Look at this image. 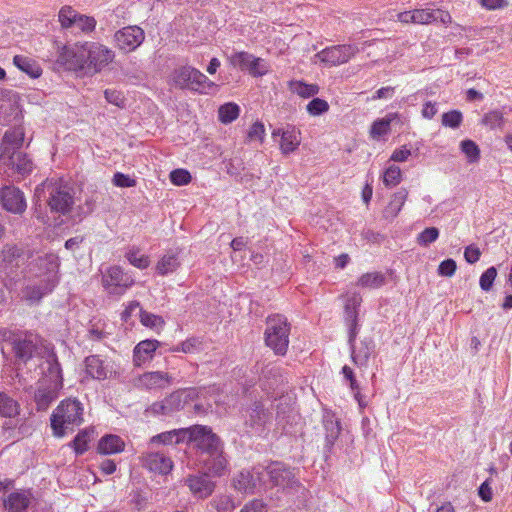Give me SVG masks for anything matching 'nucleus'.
<instances>
[{
	"instance_id": "nucleus-1",
	"label": "nucleus",
	"mask_w": 512,
	"mask_h": 512,
	"mask_svg": "<svg viewBox=\"0 0 512 512\" xmlns=\"http://www.w3.org/2000/svg\"><path fill=\"white\" fill-rule=\"evenodd\" d=\"M41 369L43 375L36 383L33 399L38 411H46L59 397L63 377L60 364L51 356L41 363Z\"/></svg>"
},
{
	"instance_id": "nucleus-2",
	"label": "nucleus",
	"mask_w": 512,
	"mask_h": 512,
	"mask_svg": "<svg viewBox=\"0 0 512 512\" xmlns=\"http://www.w3.org/2000/svg\"><path fill=\"white\" fill-rule=\"evenodd\" d=\"M47 196L46 203L51 213L56 215H69L75 205L72 188L59 180H46L36 188L35 194L40 198V193Z\"/></svg>"
},
{
	"instance_id": "nucleus-3",
	"label": "nucleus",
	"mask_w": 512,
	"mask_h": 512,
	"mask_svg": "<svg viewBox=\"0 0 512 512\" xmlns=\"http://www.w3.org/2000/svg\"><path fill=\"white\" fill-rule=\"evenodd\" d=\"M84 408L75 398L62 400L51 415V428L57 437H63L66 430L73 429L83 422Z\"/></svg>"
},
{
	"instance_id": "nucleus-4",
	"label": "nucleus",
	"mask_w": 512,
	"mask_h": 512,
	"mask_svg": "<svg viewBox=\"0 0 512 512\" xmlns=\"http://www.w3.org/2000/svg\"><path fill=\"white\" fill-rule=\"evenodd\" d=\"M171 84L179 89H190L202 94L216 92L218 85L191 66H181L171 73Z\"/></svg>"
},
{
	"instance_id": "nucleus-5",
	"label": "nucleus",
	"mask_w": 512,
	"mask_h": 512,
	"mask_svg": "<svg viewBox=\"0 0 512 512\" xmlns=\"http://www.w3.org/2000/svg\"><path fill=\"white\" fill-rule=\"evenodd\" d=\"M40 269H45L43 274V284L40 286H28L23 291V297L30 302H38L40 299L51 292L58 283V258L53 255H47L38 259Z\"/></svg>"
},
{
	"instance_id": "nucleus-6",
	"label": "nucleus",
	"mask_w": 512,
	"mask_h": 512,
	"mask_svg": "<svg viewBox=\"0 0 512 512\" xmlns=\"http://www.w3.org/2000/svg\"><path fill=\"white\" fill-rule=\"evenodd\" d=\"M290 326L282 315L267 318L265 343L278 355H285L289 345Z\"/></svg>"
},
{
	"instance_id": "nucleus-7",
	"label": "nucleus",
	"mask_w": 512,
	"mask_h": 512,
	"mask_svg": "<svg viewBox=\"0 0 512 512\" xmlns=\"http://www.w3.org/2000/svg\"><path fill=\"white\" fill-rule=\"evenodd\" d=\"M83 52L86 75H94L101 72L115 58V52L99 42L85 41Z\"/></svg>"
},
{
	"instance_id": "nucleus-8",
	"label": "nucleus",
	"mask_w": 512,
	"mask_h": 512,
	"mask_svg": "<svg viewBox=\"0 0 512 512\" xmlns=\"http://www.w3.org/2000/svg\"><path fill=\"white\" fill-rule=\"evenodd\" d=\"M187 439L205 457L223 449L219 437L207 426L196 425L188 428Z\"/></svg>"
},
{
	"instance_id": "nucleus-9",
	"label": "nucleus",
	"mask_w": 512,
	"mask_h": 512,
	"mask_svg": "<svg viewBox=\"0 0 512 512\" xmlns=\"http://www.w3.org/2000/svg\"><path fill=\"white\" fill-rule=\"evenodd\" d=\"M14 351L18 358L23 361H27L32 357H45L47 360L50 356H55L50 353L49 348L45 344L44 340L34 333H25L19 337L14 343Z\"/></svg>"
},
{
	"instance_id": "nucleus-10",
	"label": "nucleus",
	"mask_w": 512,
	"mask_h": 512,
	"mask_svg": "<svg viewBox=\"0 0 512 512\" xmlns=\"http://www.w3.org/2000/svg\"><path fill=\"white\" fill-rule=\"evenodd\" d=\"M264 470L252 468L234 474L231 479L232 488L242 495H254L265 488Z\"/></svg>"
},
{
	"instance_id": "nucleus-11",
	"label": "nucleus",
	"mask_w": 512,
	"mask_h": 512,
	"mask_svg": "<svg viewBox=\"0 0 512 512\" xmlns=\"http://www.w3.org/2000/svg\"><path fill=\"white\" fill-rule=\"evenodd\" d=\"M0 166L9 176L17 174L23 177L33 169L32 161L22 151L15 150V147H6L0 152Z\"/></svg>"
},
{
	"instance_id": "nucleus-12",
	"label": "nucleus",
	"mask_w": 512,
	"mask_h": 512,
	"mask_svg": "<svg viewBox=\"0 0 512 512\" xmlns=\"http://www.w3.org/2000/svg\"><path fill=\"white\" fill-rule=\"evenodd\" d=\"M359 52V48L352 44L334 45L327 47L314 55V64L333 67L347 63Z\"/></svg>"
},
{
	"instance_id": "nucleus-13",
	"label": "nucleus",
	"mask_w": 512,
	"mask_h": 512,
	"mask_svg": "<svg viewBox=\"0 0 512 512\" xmlns=\"http://www.w3.org/2000/svg\"><path fill=\"white\" fill-rule=\"evenodd\" d=\"M228 62L232 67L247 71L253 77H262L270 71V66L264 59L246 51L234 52L228 56Z\"/></svg>"
},
{
	"instance_id": "nucleus-14",
	"label": "nucleus",
	"mask_w": 512,
	"mask_h": 512,
	"mask_svg": "<svg viewBox=\"0 0 512 512\" xmlns=\"http://www.w3.org/2000/svg\"><path fill=\"white\" fill-rule=\"evenodd\" d=\"M132 383L137 389L157 393L171 387L174 377L167 371H148L135 377Z\"/></svg>"
},
{
	"instance_id": "nucleus-15",
	"label": "nucleus",
	"mask_w": 512,
	"mask_h": 512,
	"mask_svg": "<svg viewBox=\"0 0 512 512\" xmlns=\"http://www.w3.org/2000/svg\"><path fill=\"white\" fill-rule=\"evenodd\" d=\"M58 21L63 29L75 27L83 33L93 32L97 24L94 17L81 14L69 5L61 7L58 12Z\"/></svg>"
},
{
	"instance_id": "nucleus-16",
	"label": "nucleus",
	"mask_w": 512,
	"mask_h": 512,
	"mask_svg": "<svg viewBox=\"0 0 512 512\" xmlns=\"http://www.w3.org/2000/svg\"><path fill=\"white\" fill-rule=\"evenodd\" d=\"M134 285V279L120 266H111L102 276V286L109 295H123Z\"/></svg>"
},
{
	"instance_id": "nucleus-17",
	"label": "nucleus",
	"mask_w": 512,
	"mask_h": 512,
	"mask_svg": "<svg viewBox=\"0 0 512 512\" xmlns=\"http://www.w3.org/2000/svg\"><path fill=\"white\" fill-rule=\"evenodd\" d=\"M84 42L64 45L58 49L56 63L69 71L85 74Z\"/></svg>"
},
{
	"instance_id": "nucleus-18",
	"label": "nucleus",
	"mask_w": 512,
	"mask_h": 512,
	"mask_svg": "<svg viewBox=\"0 0 512 512\" xmlns=\"http://www.w3.org/2000/svg\"><path fill=\"white\" fill-rule=\"evenodd\" d=\"M145 40L144 30L137 25H129L117 30L113 35L114 46L122 53L135 51Z\"/></svg>"
},
{
	"instance_id": "nucleus-19",
	"label": "nucleus",
	"mask_w": 512,
	"mask_h": 512,
	"mask_svg": "<svg viewBox=\"0 0 512 512\" xmlns=\"http://www.w3.org/2000/svg\"><path fill=\"white\" fill-rule=\"evenodd\" d=\"M264 473L269 477V481L273 487H280L283 490H287L299 486L298 482L295 480L293 471L283 463H271L266 467Z\"/></svg>"
},
{
	"instance_id": "nucleus-20",
	"label": "nucleus",
	"mask_w": 512,
	"mask_h": 512,
	"mask_svg": "<svg viewBox=\"0 0 512 512\" xmlns=\"http://www.w3.org/2000/svg\"><path fill=\"white\" fill-rule=\"evenodd\" d=\"M438 20L444 21V12L440 9L421 8L397 14V21L403 24L427 25Z\"/></svg>"
},
{
	"instance_id": "nucleus-21",
	"label": "nucleus",
	"mask_w": 512,
	"mask_h": 512,
	"mask_svg": "<svg viewBox=\"0 0 512 512\" xmlns=\"http://www.w3.org/2000/svg\"><path fill=\"white\" fill-rule=\"evenodd\" d=\"M0 201L8 212L22 214L26 210L23 193L16 187L6 186L0 190Z\"/></svg>"
},
{
	"instance_id": "nucleus-22",
	"label": "nucleus",
	"mask_w": 512,
	"mask_h": 512,
	"mask_svg": "<svg viewBox=\"0 0 512 512\" xmlns=\"http://www.w3.org/2000/svg\"><path fill=\"white\" fill-rule=\"evenodd\" d=\"M185 482L191 493L199 499L208 498L216 487L215 483L208 478L207 474L191 475Z\"/></svg>"
},
{
	"instance_id": "nucleus-23",
	"label": "nucleus",
	"mask_w": 512,
	"mask_h": 512,
	"mask_svg": "<svg viewBox=\"0 0 512 512\" xmlns=\"http://www.w3.org/2000/svg\"><path fill=\"white\" fill-rule=\"evenodd\" d=\"M362 303V297L354 293L346 301L345 304V320L350 330L349 341L355 340L358 327V309Z\"/></svg>"
},
{
	"instance_id": "nucleus-24",
	"label": "nucleus",
	"mask_w": 512,
	"mask_h": 512,
	"mask_svg": "<svg viewBox=\"0 0 512 512\" xmlns=\"http://www.w3.org/2000/svg\"><path fill=\"white\" fill-rule=\"evenodd\" d=\"M272 136H281L279 146L284 155L293 153L301 144V133L295 128L276 129L272 132Z\"/></svg>"
},
{
	"instance_id": "nucleus-25",
	"label": "nucleus",
	"mask_w": 512,
	"mask_h": 512,
	"mask_svg": "<svg viewBox=\"0 0 512 512\" xmlns=\"http://www.w3.org/2000/svg\"><path fill=\"white\" fill-rule=\"evenodd\" d=\"M161 343L155 339H146L140 341L133 350V364L141 367L143 364L150 362L155 351L160 347Z\"/></svg>"
},
{
	"instance_id": "nucleus-26",
	"label": "nucleus",
	"mask_w": 512,
	"mask_h": 512,
	"mask_svg": "<svg viewBox=\"0 0 512 512\" xmlns=\"http://www.w3.org/2000/svg\"><path fill=\"white\" fill-rule=\"evenodd\" d=\"M32 500L30 490H16L3 499V506L8 512H25Z\"/></svg>"
},
{
	"instance_id": "nucleus-27",
	"label": "nucleus",
	"mask_w": 512,
	"mask_h": 512,
	"mask_svg": "<svg viewBox=\"0 0 512 512\" xmlns=\"http://www.w3.org/2000/svg\"><path fill=\"white\" fill-rule=\"evenodd\" d=\"M142 460L145 467L160 474H168L173 467L172 460L159 452L146 453Z\"/></svg>"
},
{
	"instance_id": "nucleus-28",
	"label": "nucleus",
	"mask_w": 512,
	"mask_h": 512,
	"mask_svg": "<svg viewBox=\"0 0 512 512\" xmlns=\"http://www.w3.org/2000/svg\"><path fill=\"white\" fill-rule=\"evenodd\" d=\"M207 471L213 476H222L227 472L228 461L223 455V449L217 453L202 458Z\"/></svg>"
},
{
	"instance_id": "nucleus-29",
	"label": "nucleus",
	"mask_w": 512,
	"mask_h": 512,
	"mask_svg": "<svg viewBox=\"0 0 512 512\" xmlns=\"http://www.w3.org/2000/svg\"><path fill=\"white\" fill-rule=\"evenodd\" d=\"M374 350V342L371 339H364L359 344L352 346V360L359 366H366L371 353Z\"/></svg>"
},
{
	"instance_id": "nucleus-30",
	"label": "nucleus",
	"mask_w": 512,
	"mask_h": 512,
	"mask_svg": "<svg viewBox=\"0 0 512 512\" xmlns=\"http://www.w3.org/2000/svg\"><path fill=\"white\" fill-rule=\"evenodd\" d=\"M87 373L98 380L108 378L112 374V370L98 356H89L86 358Z\"/></svg>"
},
{
	"instance_id": "nucleus-31",
	"label": "nucleus",
	"mask_w": 512,
	"mask_h": 512,
	"mask_svg": "<svg viewBox=\"0 0 512 512\" xmlns=\"http://www.w3.org/2000/svg\"><path fill=\"white\" fill-rule=\"evenodd\" d=\"M408 197V191L404 188L394 193L383 211V216L386 219H394L401 211Z\"/></svg>"
},
{
	"instance_id": "nucleus-32",
	"label": "nucleus",
	"mask_w": 512,
	"mask_h": 512,
	"mask_svg": "<svg viewBox=\"0 0 512 512\" xmlns=\"http://www.w3.org/2000/svg\"><path fill=\"white\" fill-rule=\"evenodd\" d=\"M288 89L291 93L296 94L297 96L308 99L316 96L320 87L315 83H306L302 80H291L288 82Z\"/></svg>"
},
{
	"instance_id": "nucleus-33",
	"label": "nucleus",
	"mask_w": 512,
	"mask_h": 512,
	"mask_svg": "<svg viewBox=\"0 0 512 512\" xmlns=\"http://www.w3.org/2000/svg\"><path fill=\"white\" fill-rule=\"evenodd\" d=\"M124 447L125 443L119 436L106 435L99 440L97 449L99 453L109 455L123 451Z\"/></svg>"
},
{
	"instance_id": "nucleus-34",
	"label": "nucleus",
	"mask_w": 512,
	"mask_h": 512,
	"mask_svg": "<svg viewBox=\"0 0 512 512\" xmlns=\"http://www.w3.org/2000/svg\"><path fill=\"white\" fill-rule=\"evenodd\" d=\"M385 284V275L378 271L364 273L356 281V286L363 289H379Z\"/></svg>"
},
{
	"instance_id": "nucleus-35",
	"label": "nucleus",
	"mask_w": 512,
	"mask_h": 512,
	"mask_svg": "<svg viewBox=\"0 0 512 512\" xmlns=\"http://www.w3.org/2000/svg\"><path fill=\"white\" fill-rule=\"evenodd\" d=\"M188 429H174L171 431L163 432L153 436L150 439V444L161 443L164 445L177 444L187 439Z\"/></svg>"
},
{
	"instance_id": "nucleus-36",
	"label": "nucleus",
	"mask_w": 512,
	"mask_h": 512,
	"mask_svg": "<svg viewBox=\"0 0 512 512\" xmlns=\"http://www.w3.org/2000/svg\"><path fill=\"white\" fill-rule=\"evenodd\" d=\"M13 63L17 68L27 73L32 78H38L42 74L40 66L28 57L16 55L13 58Z\"/></svg>"
},
{
	"instance_id": "nucleus-37",
	"label": "nucleus",
	"mask_w": 512,
	"mask_h": 512,
	"mask_svg": "<svg viewBox=\"0 0 512 512\" xmlns=\"http://www.w3.org/2000/svg\"><path fill=\"white\" fill-rule=\"evenodd\" d=\"M19 413V403L6 393L0 392V417L13 418Z\"/></svg>"
},
{
	"instance_id": "nucleus-38",
	"label": "nucleus",
	"mask_w": 512,
	"mask_h": 512,
	"mask_svg": "<svg viewBox=\"0 0 512 512\" xmlns=\"http://www.w3.org/2000/svg\"><path fill=\"white\" fill-rule=\"evenodd\" d=\"M396 117L397 114L390 113L386 117L374 121L370 128L371 138L378 140L383 135L388 134L390 131V124Z\"/></svg>"
},
{
	"instance_id": "nucleus-39",
	"label": "nucleus",
	"mask_w": 512,
	"mask_h": 512,
	"mask_svg": "<svg viewBox=\"0 0 512 512\" xmlns=\"http://www.w3.org/2000/svg\"><path fill=\"white\" fill-rule=\"evenodd\" d=\"M180 267V261L174 254H167L160 258L155 269L161 276L175 272Z\"/></svg>"
},
{
	"instance_id": "nucleus-40",
	"label": "nucleus",
	"mask_w": 512,
	"mask_h": 512,
	"mask_svg": "<svg viewBox=\"0 0 512 512\" xmlns=\"http://www.w3.org/2000/svg\"><path fill=\"white\" fill-rule=\"evenodd\" d=\"M324 428L327 445L333 446L341 433V425L338 419L332 415L324 418Z\"/></svg>"
},
{
	"instance_id": "nucleus-41",
	"label": "nucleus",
	"mask_w": 512,
	"mask_h": 512,
	"mask_svg": "<svg viewBox=\"0 0 512 512\" xmlns=\"http://www.w3.org/2000/svg\"><path fill=\"white\" fill-rule=\"evenodd\" d=\"M240 108L236 103L229 102L221 105L218 109L219 121L228 124L236 120L239 116Z\"/></svg>"
},
{
	"instance_id": "nucleus-42",
	"label": "nucleus",
	"mask_w": 512,
	"mask_h": 512,
	"mask_svg": "<svg viewBox=\"0 0 512 512\" xmlns=\"http://www.w3.org/2000/svg\"><path fill=\"white\" fill-rule=\"evenodd\" d=\"M128 262L138 269H146L150 265L149 256L140 253L138 248L132 247L125 253Z\"/></svg>"
},
{
	"instance_id": "nucleus-43",
	"label": "nucleus",
	"mask_w": 512,
	"mask_h": 512,
	"mask_svg": "<svg viewBox=\"0 0 512 512\" xmlns=\"http://www.w3.org/2000/svg\"><path fill=\"white\" fill-rule=\"evenodd\" d=\"M24 139V133L21 129H14L10 132H6L1 144L0 152L5 150L6 147H15V150H19Z\"/></svg>"
},
{
	"instance_id": "nucleus-44",
	"label": "nucleus",
	"mask_w": 512,
	"mask_h": 512,
	"mask_svg": "<svg viewBox=\"0 0 512 512\" xmlns=\"http://www.w3.org/2000/svg\"><path fill=\"white\" fill-rule=\"evenodd\" d=\"M140 322L145 327L157 331L161 330L165 324V321L161 316L149 313L143 309H140Z\"/></svg>"
},
{
	"instance_id": "nucleus-45",
	"label": "nucleus",
	"mask_w": 512,
	"mask_h": 512,
	"mask_svg": "<svg viewBox=\"0 0 512 512\" xmlns=\"http://www.w3.org/2000/svg\"><path fill=\"white\" fill-rule=\"evenodd\" d=\"M461 152L465 155L469 163H476L480 158V149L472 140H463L460 143Z\"/></svg>"
},
{
	"instance_id": "nucleus-46",
	"label": "nucleus",
	"mask_w": 512,
	"mask_h": 512,
	"mask_svg": "<svg viewBox=\"0 0 512 512\" xmlns=\"http://www.w3.org/2000/svg\"><path fill=\"white\" fill-rule=\"evenodd\" d=\"M402 180L401 169L396 165L388 166L383 173V183L386 187H394Z\"/></svg>"
},
{
	"instance_id": "nucleus-47",
	"label": "nucleus",
	"mask_w": 512,
	"mask_h": 512,
	"mask_svg": "<svg viewBox=\"0 0 512 512\" xmlns=\"http://www.w3.org/2000/svg\"><path fill=\"white\" fill-rule=\"evenodd\" d=\"M21 256V249L14 244H6L3 246L0 257V265L12 264L17 258Z\"/></svg>"
},
{
	"instance_id": "nucleus-48",
	"label": "nucleus",
	"mask_w": 512,
	"mask_h": 512,
	"mask_svg": "<svg viewBox=\"0 0 512 512\" xmlns=\"http://www.w3.org/2000/svg\"><path fill=\"white\" fill-rule=\"evenodd\" d=\"M269 419L268 412L260 405H256L250 411L249 423L252 427H261Z\"/></svg>"
},
{
	"instance_id": "nucleus-49",
	"label": "nucleus",
	"mask_w": 512,
	"mask_h": 512,
	"mask_svg": "<svg viewBox=\"0 0 512 512\" xmlns=\"http://www.w3.org/2000/svg\"><path fill=\"white\" fill-rule=\"evenodd\" d=\"M166 405V411L170 414L180 410L183 407V392L180 390L174 391L163 399Z\"/></svg>"
},
{
	"instance_id": "nucleus-50",
	"label": "nucleus",
	"mask_w": 512,
	"mask_h": 512,
	"mask_svg": "<svg viewBox=\"0 0 512 512\" xmlns=\"http://www.w3.org/2000/svg\"><path fill=\"white\" fill-rule=\"evenodd\" d=\"M329 103L321 98H313L306 106V110L310 116H320L329 111Z\"/></svg>"
},
{
	"instance_id": "nucleus-51",
	"label": "nucleus",
	"mask_w": 512,
	"mask_h": 512,
	"mask_svg": "<svg viewBox=\"0 0 512 512\" xmlns=\"http://www.w3.org/2000/svg\"><path fill=\"white\" fill-rule=\"evenodd\" d=\"M482 123L490 129H501L504 126L503 114L498 111H490L483 116Z\"/></svg>"
},
{
	"instance_id": "nucleus-52",
	"label": "nucleus",
	"mask_w": 512,
	"mask_h": 512,
	"mask_svg": "<svg viewBox=\"0 0 512 512\" xmlns=\"http://www.w3.org/2000/svg\"><path fill=\"white\" fill-rule=\"evenodd\" d=\"M211 504L219 512H228L235 508L233 498L225 494L215 497Z\"/></svg>"
},
{
	"instance_id": "nucleus-53",
	"label": "nucleus",
	"mask_w": 512,
	"mask_h": 512,
	"mask_svg": "<svg viewBox=\"0 0 512 512\" xmlns=\"http://www.w3.org/2000/svg\"><path fill=\"white\" fill-rule=\"evenodd\" d=\"M265 137V127L264 124L260 121H256L251 125L247 133V141L248 142H259L263 143Z\"/></svg>"
},
{
	"instance_id": "nucleus-54",
	"label": "nucleus",
	"mask_w": 512,
	"mask_h": 512,
	"mask_svg": "<svg viewBox=\"0 0 512 512\" xmlns=\"http://www.w3.org/2000/svg\"><path fill=\"white\" fill-rule=\"evenodd\" d=\"M201 348V341L198 338H189L179 345L171 348V352L194 353Z\"/></svg>"
},
{
	"instance_id": "nucleus-55",
	"label": "nucleus",
	"mask_w": 512,
	"mask_h": 512,
	"mask_svg": "<svg viewBox=\"0 0 512 512\" xmlns=\"http://www.w3.org/2000/svg\"><path fill=\"white\" fill-rule=\"evenodd\" d=\"M170 180L177 186L186 185L191 181V175L187 170L176 169L170 173Z\"/></svg>"
},
{
	"instance_id": "nucleus-56",
	"label": "nucleus",
	"mask_w": 512,
	"mask_h": 512,
	"mask_svg": "<svg viewBox=\"0 0 512 512\" xmlns=\"http://www.w3.org/2000/svg\"><path fill=\"white\" fill-rule=\"evenodd\" d=\"M497 271L495 267L488 268L480 277V287L484 291H489L493 285Z\"/></svg>"
},
{
	"instance_id": "nucleus-57",
	"label": "nucleus",
	"mask_w": 512,
	"mask_h": 512,
	"mask_svg": "<svg viewBox=\"0 0 512 512\" xmlns=\"http://www.w3.org/2000/svg\"><path fill=\"white\" fill-rule=\"evenodd\" d=\"M439 232L437 228L430 227L422 231L417 238L420 245L426 246L434 242L438 238Z\"/></svg>"
},
{
	"instance_id": "nucleus-58",
	"label": "nucleus",
	"mask_w": 512,
	"mask_h": 512,
	"mask_svg": "<svg viewBox=\"0 0 512 512\" xmlns=\"http://www.w3.org/2000/svg\"><path fill=\"white\" fill-rule=\"evenodd\" d=\"M112 183L121 188H129L136 186V180L131 178L130 176L117 172L114 174Z\"/></svg>"
},
{
	"instance_id": "nucleus-59",
	"label": "nucleus",
	"mask_w": 512,
	"mask_h": 512,
	"mask_svg": "<svg viewBox=\"0 0 512 512\" xmlns=\"http://www.w3.org/2000/svg\"><path fill=\"white\" fill-rule=\"evenodd\" d=\"M105 99L120 108H123L125 106V98L123 94L117 90H111L107 89L104 92Z\"/></svg>"
},
{
	"instance_id": "nucleus-60",
	"label": "nucleus",
	"mask_w": 512,
	"mask_h": 512,
	"mask_svg": "<svg viewBox=\"0 0 512 512\" xmlns=\"http://www.w3.org/2000/svg\"><path fill=\"white\" fill-rule=\"evenodd\" d=\"M240 512H268L267 504L260 499H253L246 503Z\"/></svg>"
},
{
	"instance_id": "nucleus-61",
	"label": "nucleus",
	"mask_w": 512,
	"mask_h": 512,
	"mask_svg": "<svg viewBox=\"0 0 512 512\" xmlns=\"http://www.w3.org/2000/svg\"><path fill=\"white\" fill-rule=\"evenodd\" d=\"M88 433L80 432L73 441L74 449L77 454H82L87 450Z\"/></svg>"
},
{
	"instance_id": "nucleus-62",
	"label": "nucleus",
	"mask_w": 512,
	"mask_h": 512,
	"mask_svg": "<svg viewBox=\"0 0 512 512\" xmlns=\"http://www.w3.org/2000/svg\"><path fill=\"white\" fill-rule=\"evenodd\" d=\"M479 497L484 502H490L493 497V491L491 487V481L490 479L485 480L478 489Z\"/></svg>"
},
{
	"instance_id": "nucleus-63",
	"label": "nucleus",
	"mask_w": 512,
	"mask_h": 512,
	"mask_svg": "<svg viewBox=\"0 0 512 512\" xmlns=\"http://www.w3.org/2000/svg\"><path fill=\"white\" fill-rule=\"evenodd\" d=\"M481 256V251L476 245H469L465 248L464 257L470 264L476 263Z\"/></svg>"
},
{
	"instance_id": "nucleus-64",
	"label": "nucleus",
	"mask_w": 512,
	"mask_h": 512,
	"mask_svg": "<svg viewBox=\"0 0 512 512\" xmlns=\"http://www.w3.org/2000/svg\"><path fill=\"white\" fill-rule=\"evenodd\" d=\"M412 151L407 146H402L399 149H396L393 151L390 160L394 162H404L406 161L409 156H411Z\"/></svg>"
}]
</instances>
